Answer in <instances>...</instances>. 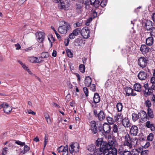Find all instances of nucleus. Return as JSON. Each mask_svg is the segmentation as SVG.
<instances>
[{
  "label": "nucleus",
  "mask_w": 155,
  "mask_h": 155,
  "mask_svg": "<svg viewBox=\"0 0 155 155\" xmlns=\"http://www.w3.org/2000/svg\"><path fill=\"white\" fill-rule=\"evenodd\" d=\"M138 131L137 127L135 125L132 126L130 128V132L131 135L134 136L137 135Z\"/></svg>",
  "instance_id": "obj_13"
},
{
  "label": "nucleus",
  "mask_w": 155,
  "mask_h": 155,
  "mask_svg": "<svg viewBox=\"0 0 155 155\" xmlns=\"http://www.w3.org/2000/svg\"><path fill=\"white\" fill-rule=\"evenodd\" d=\"M113 132L114 133L118 134V126L116 124H113L112 127Z\"/></svg>",
  "instance_id": "obj_29"
},
{
  "label": "nucleus",
  "mask_w": 155,
  "mask_h": 155,
  "mask_svg": "<svg viewBox=\"0 0 155 155\" xmlns=\"http://www.w3.org/2000/svg\"><path fill=\"white\" fill-rule=\"evenodd\" d=\"M145 104L146 107H150L151 106V104L150 101L149 100H147L145 102Z\"/></svg>",
  "instance_id": "obj_45"
},
{
  "label": "nucleus",
  "mask_w": 155,
  "mask_h": 155,
  "mask_svg": "<svg viewBox=\"0 0 155 155\" xmlns=\"http://www.w3.org/2000/svg\"><path fill=\"white\" fill-rule=\"evenodd\" d=\"M139 113L138 114L135 113H133L132 115V119L134 121H136L138 120V119H139Z\"/></svg>",
  "instance_id": "obj_34"
},
{
  "label": "nucleus",
  "mask_w": 155,
  "mask_h": 155,
  "mask_svg": "<svg viewBox=\"0 0 155 155\" xmlns=\"http://www.w3.org/2000/svg\"><path fill=\"white\" fill-rule=\"evenodd\" d=\"M48 39L51 44V47L52 46V43L55 41V39L52 35H51L48 37Z\"/></svg>",
  "instance_id": "obj_31"
},
{
  "label": "nucleus",
  "mask_w": 155,
  "mask_h": 155,
  "mask_svg": "<svg viewBox=\"0 0 155 155\" xmlns=\"http://www.w3.org/2000/svg\"><path fill=\"white\" fill-rule=\"evenodd\" d=\"M36 35V39L38 42L41 43L44 41L45 37V35L44 33L41 31L37 32Z\"/></svg>",
  "instance_id": "obj_9"
},
{
  "label": "nucleus",
  "mask_w": 155,
  "mask_h": 155,
  "mask_svg": "<svg viewBox=\"0 0 155 155\" xmlns=\"http://www.w3.org/2000/svg\"><path fill=\"white\" fill-rule=\"evenodd\" d=\"M122 155H131V152L127 150H124Z\"/></svg>",
  "instance_id": "obj_60"
},
{
  "label": "nucleus",
  "mask_w": 155,
  "mask_h": 155,
  "mask_svg": "<svg viewBox=\"0 0 155 155\" xmlns=\"http://www.w3.org/2000/svg\"><path fill=\"white\" fill-rule=\"evenodd\" d=\"M81 34L84 38H87L90 37V32L88 28L85 27L81 30Z\"/></svg>",
  "instance_id": "obj_7"
},
{
  "label": "nucleus",
  "mask_w": 155,
  "mask_h": 155,
  "mask_svg": "<svg viewBox=\"0 0 155 155\" xmlns=\"http://www.w3.org/2000/svg\"><path fill=\"white\" fill-rule=\"evenodd\" d=\"M103 128L105 133L108 134L110 132L111 130V127L107 123H105L103 124Z\"/></svg>",
  "instance_id": "obj_14"
},
{
  "label": "nucleus",
  "mask_w": 155,
  "mask_h": 155,
  "mask_svg": "<svg viewBox=\"0 0 155 155\" xmlns=\"http://www.w3.org/2000/svg\"><path fill=\"white\" fill-rule=\"evenodd\" d=\"M93 112L95 117H98L100 121H103L105 119V115L103 110H101L99 112H98L97 110L94 109V110Z\"/></svg>",
  "instance_id": "obj_5"
},
{
  "label": "nucleus",
  "mask_w": 155,
  "mask_h": 155,
  "mask_svg": "<svg viewBox=\"0 0 155 155\" xmlns=\"http://www.w3.org/2000/svg\"><path fill=\"white\" fill-rule=\"evenodd\" d=\"M63 152L62 155H68V146L67 145L65 146V149Z\"/></svg>",
  "instance_id": "obj_39"
},
{
  "label": "nucleus",
  "mask_w": 155,
  "mask_h": 155,
  "mask_svg": "<svg viewBox=\"0 0 155 155\" xmlns=\"http://www.w3.org/2000/svg\"><path fill=\"white\" fill-rule=\"evenodd\" d=\"M124 151H123L122 147H119L118 150V152L119 153L120 155H122L123 153H124Z\"/></svg>",
  "instance_id": "obj_59"
},
{
  "label": "nucleus",
  "mask_w": 155,
  "mask_h": 155,
  "mask_svg": "<svg viewBox=\"0 0 155 155\" xmlns=\"http://www.w3.org/2000/svg\"><path fill=\"white\" fill-rule=\"evenodd\" d=\"M134 90L137 91H140L142 90L141 85L138 83L135 84L134 85Z\"/></svg>",
  "instance_id": "obj_28"
},
{
  "label": "nucleus",
  "mask_w": 155,
  "mask_h": 155,
  "mask_svg": "<svg viewBox=\"0 0 155 155\" xmlns=\"http://www.w3.org/2000/svg\"><path fill=\"white\" fill-rule=\"evenodd\" d=\"M123 125L125 127H128L130 126L131 124L128 119L125 118L122 121Z\"/></svg>",
  "instance_id": "obj_21"
},
{
  "label": "nucleus",
  "mask_w": 155,
  "mask_h": 155,
  "mask_svg": "<svg viewBox=\"0 0 155 155\" xmlns=\"http://www.w3.org/2000/svg\"><path fill=\"white\" fill-rule=\"evenodd\" d=\"M66 53L68 56L70 57L71 58L73 57V54L70 49H68L66 50Z\"/></svg>",
  "instance_id": "obj_40"
},
{
  "label": "nucleus",
  "mask_w": 155,
  "mask_h": 155,
  "mask_svg": "<svg viewBox=\"0 0 155 155\" xmlns=\"http://www.w3.org/2000/svg\"><path fill=\"white\" fill-rule=\"evenodd\" d=\"M114 118L115 120L118 121H122L123 120V116L120 112L117 113L115 115Z\"/></svg>",
  "instance_id": "obj_17"
},
{
  "label": "nucleus",
  "mask_w": 155,
  "mask_h": 155,
  "mask_svg": "<svg viewBox=\"0 0 155 155\" xmlns=\"http://www.w3.org/2000/svg\"><path fill=\"white\" fill-rule=\"evenodd\" d=\"M72 32L75 36H77L81 33V29L80 28H76Z\"/></svg>",
  "instance_id": "obj_30"
},
{
  "label": "nucleus",
  "mask_w": 155,
  "mask_h": 155,
  "mask_svg": "<svg viewBox=\"0 0 155 155\" xmlns=\"http://www.w3.org/2000/svg\"><path fill=\"white\" fill-rule=\"evenodd\" d=\"M124 90L126 96H135L136 95V93L134 92L133 90L130 87H126Z\"/></svg>",
  "instance_id": "obj_11"
},
{
  "label": "nucleus",
  "mask_w": 155,
  "mask_h": 155,
  "mask_svg": "<svg viewBox=\"0 0 155 155\" xmlns=\"http://www.w3.org/2000/svg\"><path fill=\"white\" fill-rule=\"evenodd\" d=\"M92 17L93 18H96L97 15V12H96L95 10H92Z\"/></svg>",
  "instance_id": "obj_47"
},
{
  "label": "nucleus",
  "mask_w": 155,
  "mask_h": 155,
  "mask_svg": "<svg viewBox=\"0 0 155 155\" xmlns=\"http://www.w3.org/2000/svg\"><path fill=\"white\" fill-rule=\"evenodd\" d=\"M84 81L85 86L89 87L91 84V79L89 76H87L85 78Z\"/></svg>",
  "instance_id": "obj_19"
},
{
  "label": "nucleus",
  "mask_w": 155,
  "mask_h": 155,
  "mask_svg": "<svg viewBox=\"0 0 155 155\" xmlns=\"http://www.w3.org/2000/svg\"><path fill=\"white\" fill-rule=\"evenodd\" d=\"M150 31V34L151 36H153L155 37V27H153L151 28Z\"/></svg>",
  "instance_id": "obj_38"
},
{
  "label": "nucleus",
  "mask_w": 155,
  "mask_h": 155,
  "mask_svg": "<svg viewBox=\"0 0 155 155\" xmlns=\"http://www.w3.org/2000/svg\"><path fill=\"white\" fill-rule=\"evenodd\" d=\"M58 6L59 8L60 9H64V10H67L68 9V7L66 5L63 1H61L58 4Z\"/></svg>",
  "instance_id": "obj_22"
},
{
  "label": "nucleus",
  "mask_w": 155,
  "mask_h": 155,
  "mask_svg": "<svg viewBox=\"0 0 155 155\" xmlns=\"http://www.w3.org/2000/svg\"><path fill=\"white\" fill-rule=\"evenodd\" d=\"M117 146V142L113 139L109 140L108 143L106 142L104 155H117V151L116 147Z\"/></svg>",
  "instance_id": "obj_1"
},
{
  "label": "nucleus",
  "mask_w": 155,
  "mask_h": 155,
  "mask_svg": "<svg viewBox=\"0 0 155 155\" xmlns=\"http://www.w3.org/2000/svg\"><path fill=\"white\" fill-rule=\"evenodd\" d=\"M154 40L152 37H150L146 39V44L148 46H151L153 43Z\"/></svg>",
  "instance_id": "obj_23"
},
{
  "label": "nucleus",
  "mask_w": 155,
  "mask_h": 155,
  "mask_svg": "<svg viewBox=\"0 0 155 155\" xmlns=\"http://www.w3.org/2000/svg\"><path fill=\"white\" fill-rule=\"evenodd\" d=\"M27 112L29 114H31L33 115H35V113L34 112L31 110H27Z\"/></svg>",
  "instance_id": "obj_63"
},
{
  "label": "nucleus",
  "mask_w": 155,
  "mask_h": 155,
  "mask_svg": "<svg viewBox=\"0 0 155 155\" xmlns=\"http://www.w3.org/2000/svg\"><path fill=\"white\" fill-rule=\"evenodd\" d=\"M106 119L108 123L111 124H113L114 121L113 118L110 117H106Z\"/></svg>",
  "instance_id": "obj_37"
},
{
  "label": "nucleus",
  "mask_w": 155,
  "mask_h": 155,
  "mask_svg": "<svg viewBox=\"0 0 155 155\" xmlns=\"http://www.w3.org/2000/svg\"><path fill=\"white\" fill-rule=\"evenodd\" d=\"M94 101L96 104L99 102L100 100V96L97 93H95L94 96Z\"/></svg>",
  "instance_id": "obj_26"
},
{
  "label": "nucleus",
  "mask_w": 155,
  "mask_h": 155,
  "mask_svg": "<svg viewBox=\"0 0 155 155\" xmlns=\"http://www.w3.org/2000/svg\"><path fill=\"white\" fill-rule=\"evenodd\" d=\"M81 6L80 5H77V11L78 14L80 13L81 12Z\"/></svg>",
  "instance_id": "obj_56"
},
{
  "label": "nucleus",
  "mask_w": 155,
  "mask_h": 155,
  "mask_svg": "<svg viewBox=\"0 0 155 155\" xmlns=\"http://www.w3.org/2000/svg\"><path fill=\"white\" fill-rule=\"evenodd\" d=\"M65 146H61L58 148L57 150L59 152H61L65 149Z\"/></svg>",
  "instance_id": "obj_48"
},
{
  "label": "nucleus",
  "mask_w": 155,
  "mask_h": 155,
  "mask_svg": "<svg viewBox=\"0 0 155 155\" xmlns=\"http://www.w3.org/2000/svg\"><path fill=\"white\" fill-rule=\"evenodd\" d=\"M107 0H102L100 4L101 6L102 7H104L106 5Z\"/></svg>",
  "instance_id": "obj_44"
},
{
  "label": "nucleus",
  "mask_w": 155,
  "mask_h": 155,
  "mask_svg": "<svg viewBox=\"0 0 155 155\" xmlns=\"http://www.w3.org/2000/svg\"><path fill=\"white\" fill-rule=\"evenodd\" d=\"M24 153H25L27 152L28 151L30 150V147L27 145H25L24 146Z\"/></svg>",
  "instance_id": "obj_53"
},
{
  "label": "nucleus",
  "mask_w": 155,
  "mask_h": 155,
  "mask_svg": "<svg viewBox=\"0 0 155 155\" xmlns=\"http://www.w3.org/2000/svg\"><path fill=\"white\" fill-rule=\"evenodd\" d=\"M117 110L118 112L121 111L123 108L122 104L121 103H118L117 104Z\"/></svg>",
  "instance_id": "obj_32"
},
{
  "label": "nucleus",
  "mask_w": 155,
  "mask_h": 155,
  "mask_svg": "<svg viewBox=\"0 0 155 155\" xmlns=\"http://www.w3.org/2000/svg\"><path fill=\"white\" fill-rule=\"evenodd\" d=\"M49 55L47 52H43L41 54V57L43 58H48Z\"/></svg>",
  "instance_id": "obj_35"
},
{
  "label": "nucleus",
  "mask_w": 155,
  "mask_h": 155,
  "mask_svg": "<svg viewBox=\"0 0 155 155\" xmlns=\"http://www.w3.org/2000/svg\"><path fill=\"white\" fill-rule=\"evenodd\" d=\"M64 24L62 26H59L58 30V32L62 34H66L68 31L71 28L70 24L68 22L64 21Z\"/></svg>",
  "instance_id": "obj_4"
},
{
  "label": "nucleus",
  "mask_w": 155,
  "mask_h": 155,
  "mask_svg": "<svg viewBox=\"0 0 155 155\" xmlns=\"http://www.w3.org/2000/svg\"><path fill=\"white\" fill-rule=\"evenodd\" d=\"M100 1L99 0H96L95 2L94 3L93 5H94L95 8L98 7L100 5Z\"/></svg>",
  "instance_id": "obj_50"
},
{
  "label": "nucleus",
  "mask_w": 155,
  "mask_h": 155,
  "mask_svg": "<svg viewBox=\"0 0 155 155\" xmlns=\"http://www.w3.org/2000/svg\"><path fill=\"white\" fill-rule=\"evenodd\" d=\"M148 114L149 117L151 118H152L153 117V114L152 111L151 110L148 109Z\"/></svg>",
  "instance_id": "obj_43"
},
{
  "label": "nucleus",
  "mask_w": 155,
  "mask_h": 155,
  "mask_svg": "<svg viewBox=\"0 0 155 155\" xmlns=\"http://www.w3.org/2000/svg\"><path fill=\"white\" fill-rule=\"evenodd\" d=\"M87 148V150L90 151L94 152L96 148L95 145L94 144H91L88 145Z\"/></svg>",
  "instance_id": "obj_27"
},
{
  "label": "nucleus",
  "mask_w": 155,
  "mask_h": 155,
  "mask_svg": "<svg viewBox=\"0 0 155 155\" xmlns=\"http://www.w3.org/2000/svg\"><path fill=\"white\" fill-rule=\"evenodd\" d=\"M152 77L150 80L151 82L153 84H155V77Z\"/></svg>",
  "instance_id": "obj_64"
},
{
  "label": "nucleus",
  "mask_w": 155,
  "mask_h": 155,
  "mask_svg": "<svg viewBox=\"0 0 155 155\" xmlns=\"http://www.w3.org/2000/svg\"><path fill=\"white\" fill-rule=\"evenodd\" d=\"M79 144L77 142H76L71 144L69 148V150L70 153H72L75 152H78L79 149Z\"/></svg>",
  "instance_id": "obj_6"
},
{
  "label": "nucleus",
  "mask_w": 155,
  "mask_h": 155,
  "mask_svg": "<svg viewBox=\"0 0 155 155\" xmlns=\"http://www.w3.org/2000/svg\"><path fill=\"white\" fill-rule=\"evenodd\" d=\"M139 116L140 121L141 122H143L147 120V115L146 113L143 111L139 113Z\"/></svg>",
  "instance_id": "obj_10"
},
{
  "label": "nucleus",
  "mask_w": 155,
  "mask_h": 155,
  "mask_svg": "<svg viewBox=\"0 0 155 155\" xmlns=\"http://www.w3.org/2000/svg\"><path fill=\"white\" fill-rule=\"evenodd\" d=\"M91 129L94 134H96L97 131L96 126V122L94 120H92L90 123Z\"/></svg>",
  "instance_id": "obj_12"
},
{
  "label": "nucleus",
  "mask_w": 155,
  "mask_h": 155,
  "mask_svg": "<svg viewBox=\"0 0 155 155\" xmlns=\"http://www.w3.org/2000/svg\"><path fill=\"white\" fill-rule=\"evenodd\" d=\"M96 145L97 147H100L99 148H96L94 152V155H101L103 153L104 155V151L106 145V142L103 141L102 138H99L96 141Z\"/></svg>",
  "instance_id": "obj_2"
},
{
  "label": "nucleus",
  "mask_w": 155,
  "mask_h": 155,
  "mask_svg": "<svg viewBox=\"0 0 155 155\" xmlns=\"http://www.w3.org/2000/svg\"><path fill=\"white\" fill-rule=\"evenodd\" d=\"M79 70L81 72L83 73L85 71V67L84 64H81L79 66Z\"/></svg>",
  "instance_id": "obj_36"
},
{
  "label": "nucleus",
  "mask_w": 155,
  "mask_h": 155,
  "mask_svg": "<svg viewBox=\"0 0 155 155\" xmlns=\"http://www.w3.org/2000/svg\"><path fill=\"white\" fill-rule=\"evenodd\" d=\"M8 149V148L6 147H4L3 149L2 153V155H5L6 154Z\"/></svg>",
  "instance_id": "obj_54"
},
{
  "label": "nucleus",
  "mask_w": 155,
  "mask_h": 155,
  "mask_svg": "<svg viewBox=\"0 0 155 155\" xmlns=\"http://www.w3.org/2000/svg\"><path fill=\"white\" fill-rule=\"evenodd\" d=\"M147 61V60L145 58L141 57L138 60V64L140 67L143 68L146 66Z\"/></svg>",
  "instance_id": "obj_8"
},
{
  "label": "nucleus",
  "mask_w": 155,
  "mask_h": 155,
  "mask_svg": "<svg viewBox=\"0 0 155 155\" xmlns=\"http://www.w3.org/2000/svg\"><path fill=\"white\" fill-rule=\"evenodd\" d=\"M18 62L21 65L23 68L25 70L27 71L30 74H32V73H31V71L29 70V69H28V68L26 66L25 64L22 63V61L19 60L18 61Z\"/></svg>",
  "instance_id": "obj_25"
},
{
  "label": "nucleus",
  "mask_w": 155,
  "mask_h": 155,
  "mask_svg": "<svg viewBox=\"0 0 155 155\" xmlns=\"http://www.w3.org/2000/svg\"><path fill=\"white\" fill-rule=\"evenodd\" d=\"M37 57H31L28 58V60L31 62H35V59H37Z\"/></svg>",
  "instance_id": "obj_41"
},
{
  "label": "nucleus",
  "mask_w": 155,
  "mask_h": 155,
  "mask_svg": "<svg viewBox=\"0 0 155 155\" xmlns=\"http://www.w3.org/2000/svg\"><path fill=\"white\" fill-rule=\"evenodd\" d=\"M8 104L6 103H3L1 105H0V109L2 107H3L4 108V112L7 114H9L10 113V110H8L6 111V108H8Z\"/></svg>",
  "instance_id": "obj_20"
},
{
  "label": "nucleus",
  "mask_w": 155,
  "mask_h": 155,
  "mask_svg": "<svg viewBox=\"0 0 155 155\" xmlns=\"http://www.w3.org/2000/svg\"><path fill=\"white\" fill-rule=\"evenodd\" d=\"M146 127L148 128H150L152 131H154L155 130V126L153 124L151 123L150 121H147L146 122Z\"/></svg>",
  "instance_id": "obj_18"
},
{
  "label": "nucleus",
  "mask_w": 155,
  "mask_h": 155,
  "mask_svg": "<svg viewBox=\"0 0 155 155\" xmlns=\"http://www.w3.org/2000/svg\"><path fill=\"white\" fill-rule=\"evenodd\" d=\"M105 85L107 87H110L111 85V82H110V80L108 79L106 81L105 83Z\"/></svg>",
  "instance_id": "obj_58"
},
{
  "label": "nucleus",
  "mask_w": 155,
  "mask_h": 155,
  "mask_svg": "<svg viewBox=\"0 0 155 155\" xmlns=\"http://www.w3.org/2000/svg\"><path fill=\"white\" fill-rule=\"evenodd\" d=\"M75 41L76 43H77V45L79 46H81L83 45V41L82 39L77 38L75 40Z\"/></svg>",
  "instance_id": "obj_33"
},
{
  "label": "nucleus",
  "mask_w": 155,
  "mask_h": 155,
  "mask_svg": "<svg viewBox=\"0 0 155 155\" xmlns=\"http://www.w3.org/2000/svg\"><path fill=\"white\" fill-rule=\"evenodd\" d=\"M27 0H19L18 2V4L20 5H21L24 3Z\"/></svg>",
  "instance_id": "obj_61"
},
{
  "label": "nucleus",
  "mask_w": 155,
  "mask_h": 155,
  "mask_svg": "<svg viewBox=\"0 0 155 155\" xmlns=\"http://www.w3.org/2000/svg\"><path fill=\"white\" fill-rule=\"evenodd\" d=\"M147 74L146 72L143 71H141L139 72L137 76L138 78L141 80H145L147 77Z\"/></svg>",
  "instance_id": "obj_15"
},
{
  "label": "nucleus",
  "mask_w": 155,
  "mask_h": 155,
  "mask_svg": "<svg viewBox=\"0 0 155 155\" xmlns=\"http://www.w3.org/2000/svg\"><path fill=\"white\" fill-rule=\"evenodd\" d=\"M73 32L71 33L69 36V38L71 39H74L75 38V36Z\"/></svg>",
  "instance_id": "obj_62"
},
{
  "label": "nucleus",
  "mask_w": 155,
  "mask_h": 155,
  "mask_svg": "<svg viewBox=\"0 0 155 155\" xmlns=\"http://www.w3.org/2000/svg\"><path fill=\"white\" fill-rule=\"evenodd\" d=\"M153 90L152 88L151 87H149L147 90V93H146V94L147 95H150L153 93Z\"/></svg>",
  "instance_id": "obj_42"
},
{
  "label": "nucleus",
  "mask_w": 155,
  "mask_h": 155,
  "mask_svg": "<svg viewBox=\"0 0 155 155\" xmlns=\"http://www.w3.org/2000/svg\"><path fill=\"white\" fill-rule=\"evenodd\" d=\"M124 141H123V145L127 146V148L130 149L132 148V145L137 144L138 140L137 138H131L129 134H127L123 137Z\"/></svg>",
  "instance_id": "obj_3"
},
{
  "label": "nucleus",
  "mask_w": 155,
  "mask_h": 155,
  "mask_svg": "<svg viewBox=\"0 0 155 155\" xmlns=\"http://www.w3.org/2000/svg\"><path fill=\"white\" fill-rule=\"evenodd\" d=\"M152 22L150 21H147L145 25V28L147 31L150 30L153 27L152 26Z\"/></svg>",
  "instance_id": "obj_24"
},
{
  "label": "nucleus",
  "mask_w": 155,
  "mask_h": 155,
  "mask_svg": "<svg viewBox=\"0 0 155 155\" xmlns=\"http://www.w3.org/2000/svg\"><path fill=\"white\" fill-rule=\"evenodd\" d=\"M83 89L84 92L86 96V97H87L88 96V89L86 87H84Z\"/></svg>",
  "instance_id": "obj_57"
},
{
  "label": "nucleus",
  "mask_w": 155,
  "mask_h": 155,
  "mask_svg": "<svg viewBox=\"0 0 155 155\" xmlns=\"http://www.w3.org/2000/svg\"><path fill=\"white\" fill-rule=\"evenodd\" d=\"M143 87L145 88V90L143 91L144 93L145 94V93H147V90L149 88L148 84L147 83L144 84L143 85Z\"/></svg>",
  "instance_id": "obj_52"
},
{
  "label": "nucleus",
  "mask_w": 155,
  "mask_h": 155,
  "mask_svg": "<svg viewBox=\"0 0 155 155\" xmlns=\"http://www.w3.org/2000/svg\"><path fill=\"white\" fill-rule=\"evenodd\" d=\"M149 151L148 150H142L141 152V155H148Z\"/></svg>",
  "instance_id": "obj_46"
},
{
  "label": "nucleus",
  "mask_w": 155,
  "mask_h": 155,
  "mask_svg": "<svg viewBox=\"0 0 155 155\" xmlns=\"http://www.w3.org/2000/svg\"><path fill=\"white\" fill-rule=\"evenodd\" d=\"M140 51L143 54H146L150 50V48L145 45H141L140 48Z\"/></svg>",
  "instance_id": "obj_16"
},
{
  "label": "nucleus",
  "mask_w": 155,
  "mask_h": 155,
  "mask_svg": "<svg viewBox=\"0 0 155 155\" xmlns=\"http://www.w3.org/2000/svg\"><path fill=\"white\" fill-rule=\"evenodd\" d=\"M90 89L93 92H94L96 91V86L94 84H91Z\"/></svg>",
  "instance_id": "obj_49"
},
{
  "label": "nucleus",
  "mask_w": 155,
  "mask_h": 155,
  "mask_svg": "<svg viewBox=\"0 0 155 155\" xmlns=\"http://www.w3.org/2000/svg\"><path fill=\"white\" fill-rule=\"evenodd\" d=\"M15 143L17 144L20 145L21 146H25V142H22L19 140L16 141L15 142Z\"/></svg>",
  "instance_id": "obj_51"
},
{
  "label": "nucleus",
  "mask_w": 155,
  "mask_h": 155,
  "mask_svg": "<svg viewBox=\"0 0 155 155\" xmlns=\"http://www.w3.org/2000/svg\"><path fill=\"white\" fill-rule=\"evenodd\" d=\"M153 134L151 133L147 137V139L148 140L150 141H152L153 139Z\"/></svg>",
  "instance_id": "obj_55"
}]
</instances>
